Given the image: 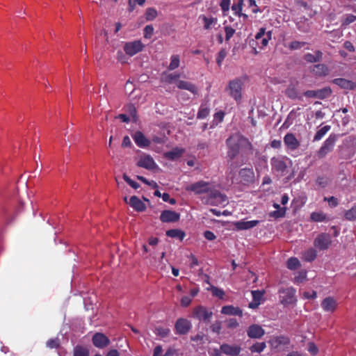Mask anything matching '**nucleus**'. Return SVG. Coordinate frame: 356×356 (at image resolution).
Returning <instances> with one entry per match:
<instances>
[{"label":"nucleus","instance_id":"1","mask_svg":"<svg viewBox=\"0 0 356 356\" xmlns=\"http://www.w3.org/2000/svg\"><path fill=\"white\" fill-rule=\"evenodd\" d=\"M185 190L196 195L207 194L209 197L207 203L213 205L223 204L227 202L225 195L215 190L209 182L200 181L186 186Z\"/></svg>","mask_w":356,"mask_h":356},{"label":"nucleus","instance_id":"2","mask_svg":"<svg viewBox=\"0 0 356 356\" xmlns=\"http://www.w3.org/2000/svg\"><path fill=\"white\" fill-rule=\"evenodd\" d=\"M271 38L272 32H266L265 28H261L254 38L250 41V46L252 49L253 54H257L260 50L265 48Z\"/></svg>","mask_w":356,"mask_h":356},{"label":"nucleus","instance_id":"3","mask_svg":"<svg viewBox=\"0 0 356 356\" xmlns=\"http://www.w3.org/2000/svg\"><path fill=\"white\" fill-rule=\"evenodd\" d=\"M244 81L241 78H236L229 81L225 90L230 97L236 102H240L242 98V90Z\"/></svg>","mask_w":356,"mask_h":356},{"label":"nucleus","instance_id":"4","mask_svg":"<svg viewBox=\"0 0 356 356\" xmlns=\"http://www.w3.org/2000/svg\"><path fill=\"white\" fill-rule=\"evenodd\" d=\"M291 163L289 158L284 156H273L270 159V165L273 172L279 176H283L287 170L288 164Z\"/></svg>","mask_w":356,"mask_h":356},{"label":"nucleus","instance_id":"5","mask_svg":"<svg viewBox=\"0 0 356 356\" xmlns=\"http://www.w3.org/2000/svg\"><path fill=\"white\" fill-rule=\"evenodd\" d=\"M280 302L284 307L293 306L296 304V289L293 287L280 288L278 291Z\"/></svg>","mask_w":356,"mask_h":356},{"label":"nucleus","instance_id":"6","mask_svg":"<svg viewBox=\"0 0 356 356\" xmlns=\"http://www.w3.org/2000/svg\"><path fill=\"white\" fill-rule=\"evenodd\" d=\"M144 44L140 40H134L131 42H126L124 45V52L130 56H133L135 54L143 51Z\"/></svg>","mask_w":356,"mask_h":356},{"label":"nucleus","instance_id":"7","mask_svg":"<svg viewBox=\"0 0 356 356\" xmlns=\"http://www.w3.org/2000/svg\"><path fill=\"white\" fill-rule=\"evenodd\" d=\"M331 243L330 236L327 234H321L314 240V245L320 250H326Z\"/></svg>","mask_w":356,"mask_h":356},{"label":"nucleus","instance_id":"8","mask_svg":"<svg viewBox=\"0 0 356 356\" xmlns=\"http://www.w3.org/2000/svg\"><path fill=\"white\" fill-rule=\"evenodd\" d=\"M220 350L223 354L227 356H237L241 351V348L237 344L222 343Z\"/></svg>","mask_w":356,"mask_h":356},{"label":"nucleus","instance_id":"9","mask_svg":"<svg viewBox=\"0 0 356 356\" xmlns=\"http://www.w3.org/2000/svg\"><path fill=\"white\" fill-rule=\"evenodd\" d=\"M138 165L147 170H153L156 167V164L155 163L153 158L147 154H143L140 156L138 161Z\"/></svg>","mask_w":356,"mask_h":356},{"label":"nucleus","instance_id":"10","mask_svg":"<svg viewBox=\"0 0 356 356\" xmlns=\"http://www.w3.org/2000/svg\"><path fill=\"white\" fill-rule=\"evenodd\" d=\"M179 218V213L171 210H165L160 216V220L163 222H175L178 221Z\"/></svg>","mask_w":356,"mask_h":356},{"label":"nucleus","instance_id":"11","mask_svg":"<svg viewBox=\"0 0 356 356\" xmlns=\"http://www.w3.org/2000/svg\"><path fill=\"white\" fill-rule=\"evenodd\" d=\"M191 322L185 318H179L175 325L176 332L179 334L187 333L191 329Z\"/></svg>","mask_w":356,"mask_h":356},{"label":"nucleus","instance_id":"12","mask_svg":"<svg viewBox=\"0 0 356 356\" xmlns=\"http://www.w3.org/2000/svg\"><path fill=\"white\" fill-rule=\"evenodd\" d=\"M337 307V301L333 297H327L321 302V307L324 311L327 312H334Z\"/></svg>","mask_w":356,"mask_h":356},{"label":"nucleus","instance_id":"13","mask_svg":"<svg viewBox=\"0 0 356 356\" xmlns=\"http://www.w3.org/2000/svg\"><path fill=\"white\" fill-rule=\"evenodd\" d=\"M92 341L93 345L99 348H103L107 346L110 343L108 338L102 333L95 334L92 337Z\"/></svg>","mask_w":356,"mask_h":356},{"label":"nucleus","instance_id":"14","mask_svg":"<svg viewBox=\"0 0 356 356\" xmlns=\"http://www.w3.org/2000/svg\"><path fill=\"white\" fill-rule=\"evenodd\" d=\"M247 334L250 338L259 339L264 335L265 331L261 326L257 324H253L248 328Z\"/></svg>","mask_w":356,"mask_h":356},{"label":"nucleus","instance_id":"15","mask_svg":"<svg viewBox=\"0 0 356 356\" xmlns=\"http://www.w3.org/2000/svg\"><path fill=\"white\" fill-rule=\"evenodd\" d=\"M135 143L142 148L147 147L150 145L151 142L147 139L141 131H136L132 136Z\"/></svg>","mask_w":356,"mask_h":356},{"label":"nucleus","instance_id":"16","mask_svg":"<svg viewBox=\"0 0 356 356\" xmlns=\"http://www.w3.org/2000/svg\"><path fill=\"white\" fill-rule=\"evenodd\" d=\"M252 301L249 303L248 307L251 309H256L262 302L264 300V296L265 294L264 291H252Z\"/></svg>","mask_w":356,"mask_h":356},{"label":"nucleus","instance_id":"17","mask_svg":"<svg viewBox=\"0 0 356 356\" xmlns=\"http://www.w3.org/2000/svg\"><path fill=\"white\" fill-rule=\"evenodd\" d=\"M284 143L291 150H295L300 146V142L293 134H286L284 137Z\"/></svg>","mask_w":356,"mask_h":356},{"label":"nucleus","instance_id":"18","mask_svg":"<svg viewBox=\"0 0 356 356\" xmlns=\"http://www.w3.org/2000/svg\"><path fill=\"white\" fill-rule=\"evenodd\" d=\"M212 313L209 312L207 308L202 306L197 307L193 310V316L199 320L206 321L210 318Z\"/></svg>","mask_w":356,"mask_h":356},{"label":"nucleus","instance_id":"19","mask_svg":"<svg viewBox=\"0 0 356 356\" xmlns=\"http://www.w3.org/2000/svg\"><path fill=\"white\" fill-rule=\"evenodd\" d=\"M124 201L137 211H143L146 209L145 204L136 196H132L129 202H127V197H125Z\"/></svg>","mask_w":356,"mask_h":356},{"label":"nucleus","instance_id":"20","mask_svg":"<svg viewBox=\"0 0 356 356\" xmlns=\"http://www.w3.org/2000/svg\"><path fill=\"white\" fill-rule=\"evenodd\" d=\"M185 152V149L181 147H175L169 152L164 153V157L170 161H175L179 159Z\"/></svg>","mask_w":356,"mask_h":356},{"label":"nucleus","instance_id":"21","mask_svg":"<svg viewBox=\"0 0 356 356\" xmlns=\"http://www.w3.org/2000/svg\"><path fill=\"white\" fill-rule=\"evenodd\" d=\"M333 83L340 88L345 89V90H355V82H353L352 81L342 79V78H338L333 80Z\"/></svg>","mask_w":356,"mask_h":356},{"label":"nucleus","instance_id":"22","mask_svg":"<svg viewBox=\"0 0 356 356\" xmlns=\"http://www.w3.org/2000/svg\"><path fill=\"white\" fill-rule=\"evenodd\" d=\"M221 313L225 315L238 316L240 317L243 316L242 310L239 307H234L233 305L223 306L221 309Z\"/></svg>","mask_w":356,"mask_h":356},{"label":"nucleus","instance_id":"23","mask_svg":"<svg viewBox=\"0 0 356 356\" xmlns=\"http://www.w3.org/2000/svg\"><path fill=\"white\" fill-rule=\"evenodd\" d=\"M334 147V140L330 138H327L320 148L318 152V156L319 158L324 157L328 152H330Z\"/></svg>","mask_w":356,"mask_h":356},{"label":"nucleus","instance_id":"24","mask_svg":"<svg viewBox=\"0 0 356 356\" xmlns=\"http://www.w3.org/2000/svg\"><path fill=\"white\" fill-rule=\"evenodd\" d=\"M259 223V220H240L237 221L234 223L236 228L238 230H245L251 229L255 226H257Z\"/></svg>","mask_w":356,"mask_h":356},{"label":"nucleus","instance_id":"25","mask_svg":"<svg viewBox=\"0 0 356 356\" xmlns=\"http://www.w3.org/2000/svg\"><path fill=\"white\" fill-rule=\"evenodd\" d=\"M242 180L247 183H251L254 181V173L252 168H243L239 172Z\"/></svg>","mask_w":356,"mask_h":356},{"label":"nucleus","instance_id":"26","mask_svg":"<svg viewBox=\"0 0 356 356\" xmlns=\"http://www.w3.org/2000/svg\"><path fill=\"white\" fill-rule=\"evenodd\" d=\"M199 19L203 22V27L206 30L211 29L217 23V18L213 17H208L204 15H200Z\"/></svg>","mask_w":356,"mask_h":356},{"label":"nucleus","instance_id":"27","mask_svg":"<svg viewBox=\"0 0 356 356\" xmlns=\"http://www.w3.org/2000/svg\"><path fill=\"white\" fill-rule=\"evenodd\" d=\"M177 86L179 89L187 90L193 94L197 92V88L195 86L188 81H179L177 83Z\"/></svg>","mask_w":356,"mask_h":356},{"label":"nucleus","instance_id":"28","mask_svg":"<svg viewBox=\"0 0 356 356\" xmlns=\"http://www.w3.org/2000/svg\"><path fill=\"white\" fill-rule=\"evenodd\" d=\"M166 235L170 238H177L181 241H183L186 236L184 232L177 229H172L168 230L166 232Z\"/></svg>","mask_w":356,"mask_h":356},{"label":"nucleus","instance_id":"29","mask_svg":"<svg viewBox=\"0 0 356 356\" xmlns=\"http://www.w3.org/2000/svg\"><path fill=\"white\" fill-rule=\"evenodd\" d=\"M312 72L316 76H325L328 74V68L323 64H318L313 67Z\"/></svg>","mask_w":356,"mask_h":356},{"label":"nucleus","instance_id":"30","mask_svg":"<svg viewBox=\"0 0 356 356\" xmlns=\"http://www.w3.org/2000/svg\"><path fill=\"white\" fill-rule=\"evenodd\" d=\"M210 113V109L208 104L207 102L202 103L199 108V111L197 114V118L198 119H204L206 118Z\"/></svg>","mask_w":356,"mask_h":356},{"label":"nucleus","instance_id":"31","mask_svg":"<svg viewBox=\"0 0 356 356\" xmlns=\"http://www.w3.org/2000/svg\"><path fill=\"white\" fill-rule=\"evenodd\" d=\"M310 218L314 222H325L328 220L326 214L322 211L312 213Z\"/></svg>","mask_w":356,"mask_h":356},{"label":"nucleus","instance_id":"32","mask_svg":"<svg viewBox=\"0 0 356 356\" xmlns=\"http://www.w3.org/2000/svg\"><path fill=\"white\" fill-rule=\"evenodd\" d=\"M321 57L322 53L320 51H316L314 54L310 53L306 54L304 56V58L307 62L315 63L320 60Z\"/></svg>","mask_w":356,"mask_h":356},{"label":"nucleus","instance_id":"33","mask_svg":"<svg viewBox=\"0 0 356 356\" xmlns=\"http://www.w3.org/2000/svg\"><path fill=\"white\" fill-rule=\"evenodd\" d=\"M316 257V252L314 249L310 248L302 254V259L306 261H312Z\"/></svg>","mask_w":356,"mask_h":356},{"label":"nucleus","instance_id":"34","mask_svg":"<svg viewBox=\"0 0 356 356\" xmlns=\"http://www.w3.org/2000/svg\"><path fill=\"white\" fill-rule=\"evenodd\" d=\"M158 16V12L154 8H148L145 10V17L147 21H152Z\"/></svg>","mask_w":356,"mask_h":356},{"label":"nucleus","instance_id":"35","mask_svg":"<svg viewBox=\"0 0 356 356\" xmlns=\"http://www.w3.org/2000/svg\"><path fill=\"white\" fill-rule=\"evenodd\" d=\"M286 266L289 270H296L300 266V263L296 257H291L287 260Z\"/></svg>","mask_w":356,"mask_h":356},{"label":"nucleus","instance_id":"36","mask_svg":"<svg viewBox=\"0 0 356 356\" xmlns=\"http://www.w3.org/2000/svg\"><path fill=\"white\" fill-rule=\"evenodd\" d=\"M266 346L264 342H257L250 348V350L252 353H260L266 348Z\"/></svg>","mask_w":356,"mask_h":356},{"label":"nucleus","instance_id":"37","mask_svg":"<svg viewBox=\"0 0 356 356\" xmlns=\"http://www.w3.org/2000/svg\"><path fill=\"white\" fill-rule=\"evenodd\" d=\"M180 59L178 55H172L170 57V63L168 66V69L173 70L177 69L179 66Z\"/></svg>","mask_w":356,"mask_h":356},{"label":"nucleus","instance_id":"38","mask_svg":"<svg viewBox=\"0 0 356 356\" xmlns=\"http://www.w3.org/2000/svg\"><path fill=\"white\" fill-rule=\"evenodd\" d=\"M242 2H243L245 7L247 6L250 9L252 13H256L258 12V6L254 0H242Z\"/></svg>","mask_w":356,"mask_h":356},{"label":"nucleus","instance_id":"39","mask_svg":"<svg viewBox=\"0 0 356 356\" xmlns=\"http://www.w3.org/2000/svg\"><path fill=\"white\" fill-rule=\"evenodd\" d=\"M170 329L161 326H158L155 328V334L161 337H165L170 334Z\"/></svg>","mask_w":356,"mask_h":356},{"label":"nucleus","instance_id":"40","mask_svg":"<svg viewBox=\"0 0 356 356\" xmlns=\"http://www.w3.org/2000/svg\"><path fill=\"white\" fill-rule=\"evenodd\" d=\"M330 126H324L321 129H320L315 134L314 137V140H321L325 134L330 130Z\"/></svg>","mask_w":356,"mask_h":356},{"label":"nucleus","instance_id":"41","mask_svg":"<svg viewBox=\"0 0 356 356\" xmlns=\"http://www.w3.org/2000/svg\"><path fill=\"white\" fill-rule=\"evenodd\" d=\"M210 290L213 296L217 297L220 299H224L225 293L222 289H219L216 286H212L211 287Z\"/></svg>","mask_w":356,"mask_h":356},{"label":"nucleus","instance_id":"42","mask_svg":"<svg viewBox=\"0 0 356 356\" xmlns=\"http://www.w3.org/2000/svg\"><path fill=\"white\" fill-rule=\"evenodd\" d=\"M74 356H89V353L86 348L76 346L74 350Z\"/></svg>","mask_w":356,"mask_h":356},{"label":"nucleus","instance_id":"43","mask_svg":"<svg viewBox=\"0 0 356 356\" xmlns=\"http://www.w3.org/2000/svg\"><path fill=\"white\" fill-rule=\"evenodd\" d=\"M307 278V271L301 270L298 272V275L294 277V283L299 284L304 282Z\"/></svg>","mask_w":356,"mask_h":356},{"label":"nucleus","instance_id":"44","mask_svg":"<svg viewBox=\"0 0 356 356\" xmlns=\"http://www.w3.org/2000/svg\"><path fill=\"white\" fill-rule=\"evenodd\" d=\"M345 217L348 220H356V206L347 211Z\"/></svg>","mask_w":356,"mask_h":356},{"label":"nucleus","instance_id":"45","mask_svg":"<svg viewBox=\"0 0 356 356\" xmlns=\"http://www.w3.org/2000/svg\"><path fill=\"white\" fill-rule=\"evenodd\" d=\"M306 44L305 42H299V41H293L289 44L287 46L291 50H296L301 49Z\"/></svg>","mask_w":356,"mask_h":356},{"label":"nucleus","instance_id":"46","mask_svg":"<svg viewBox=\"0 0 356 356\" xmlns=\"http://www.w3.org/2000/svg\"><path fill=\"white\" fill-rule=\"evenodd\" d=\"M231 0H221L220 3V8L224 15H227V13L229 10Z\"/></svg>","mask_w":356,"mask_h":356},{"label":"nucleus","instance_id":"47","mask_svg":"<svg viewBox=\"0 0 356 356\" xmlns=\"http://www.w3.org/2000/svg\"><path fill=\"white\" fill-rule=\"evenodd\" d=\"M285 213H286L285 208H282V209H277L276 211L270 212L269 215L270 217H273L274 218H279L284 217L285 215Z\"/></svg>","mask_w":356,"mask_h":356},{"label":"nucleus","instance_id":"48","mask_svg":"<svg viewBox=\"0 0 356 356\" xmlns=\"http://www.w3.org/2000/svg\"><path fill=\"white\" fill-rule=\"evenodd\" d=\"M227 51L225 49H220V51L218 52L216 58V63L219 66L221 65L223 60L227 56Z\"/></svg>","mask_w":356,"mask_h":356},{"label":"nucleus","instance_id":"49","mask_svg":"<svg viewBox=\"0 0 356 356\" xmlns=\"http://www.w3.org/2000/svg\"><path fill=\"white\" fill-rule=\"evenodd\" d=\"M243 6H244V5H243V2H242V0H239L238 3L237 4H234L232 6V9L236 15L241 16V12L242 11Z\"/></svg>","mask_w":356,"mask_h":356},{"label":"nucleus","instance_id":"50","mask_svg":"<svg viewBox=\"0 0 356 356\" xmlns=\"http://www.w3.org/2000/svg\"><path fill=\"white\" fill-rule=\"evenodd\" d=\"M316 92L318 93L317 97L323 99L330 96L332 91L330 88H324L322 90H316Z\"/></svg>","mask_w":356,"mask_h":356},{"label":"nucleus","instance_id":"51","mask_svg":"<svg viewBox=\"0 0 356 356\" xmlns=\"http://www.w3.org/2000/svg\"><path fill=\"white\" fill-rule=\"evenodd\" d=\"M154 33V27L152 25H147L144 28V38L150 39Z\"/></svg>","mask_w":356,"mask_h":356},{"label":"nucleus","instance_id":"52","mask_svg":"<svg viewBox=\"0 0 356 356\" xmlns=\"http://www.w3.org/2000/svg\"><path fill=\"white\" fill-rule=\"evenodd\" d=\"M225 40L228 41L234 35L235 30L232 27L227 26L225 27Z\"/></svg>","mask_w":356,"mask_h":356},{"label":"nucleus","instance_id":"53","mask_svg":"<svg viewBox=\"0 0 356 356\" xmlns=\"http://www.w3.org/2000/svg\"><path fill=\"white\" fill-rule=\"evenodd\" d=\"M123 179L133 188L138 189L140 187V185L137 182H136V181H133L132 179H131L127 175H123Z\"/></svg>","mask_w":356,"mask_h":356},{"label":"nucleus","instance_id":"54","mask_svg":"<svg viewBox=\"0 0 356 356\" xmlns=\"http://www.w3.org/2000/svg\"><path fill=\"white\" fill-rule=\"evenodd\" d=\"M227 327L229 329H235L238 326V323L235 318H229L226 321Z\"/></svg>","mask_w":356,"mask_h":356},{"label":"nucleus","instance_id":"55","mask_svg":"<svg viewBox=\"0 0 356 356\" xmlns=\"http://www.w3.org/2000/svg\"><path fill=\"white\" fill-rule=\"evenodd\" d=\"M307 350L314 356L316 355L318 351L317 346L312 342L308 343Z\"/></svg>","mask_w":356,"mask_h":356},{"label":"nucleus","instance_id":"56","mask_svg":"<svg viewBox=\"0 0 356 356\" xmlns=\"http://www.w3.org/2000/svg\"><path fill=\"white\" fill-rule=\"evenodd\" d=\"M273 341L277 344H281V343L286 344L289 343V339L285 337H283V336L275 337L273 339Z\"/></svg>","mask_w":356,"mask_h":356},{"label":"nucleus","instance_id":"57","mask_svg":"<svg viewBox=\"0 0 356 356\" xmlns=\"http://www.w3.org/2000/svg\"><path fill=\"white\" fill-rule=\"evenodd\" d=\"M316 296V292L314 290L305 291L303 293V297L306 299H315Z\"/></svg>","mask_w":356,"mask_h":356},{"label":"nucleus","instance_id":"58","mask_svg":"<svg viewBox=\"0 0 356 356\" xmlns=\"http://www.w3.org/2000/svg\"><path fill=\"white\" fill-rule=\"evenodd\" d=\"M239 147L238 145L232 146L229 147V151L228 152V156L230 158H234L236 154L238 152Z\"/></svg>","mask_w":356,"mask_h":356},{"label":"nucleus","instance_id":"59","mask_svg":"<svg viewBox=\"0 0 356 356\" xmlns=\"http://www.w3.org/2000/svg\"><path fill=\"white\" fill-rule=\"evenodd\" d=\"M225 117V112L220 111L217 113H216L213 115L214 120L217 122H221L223 121Z\"/></svg>","mask_w":356,"mask_h":356},{"label":"nucleus","instance_id":"60","mask_svg":"<svg viewBox=\"0 0 356 356\" xmlns=\"http://www.w3.org/2000/svg\"><path fill=\"white\" fill-rule=\"evenodd\" d=\"M356 19V16L353 15H346L343 19L342 25H348Z\"/></svg>","mask_w":356,"mask_h":356},{"label":"nucleus","instance_id":"61","mask_svg":"<svg viewBox=\"0 0 356 356\" xmlns=\"http://www.w3.org/2000/svg\"><path fill=\"white\" fill-rule=\"evenodd\" d=\"M47 345L50 348H56L59 346V341L57 339H50L47 341Z\"/></svg>","mask_w":356,"mask_h":356},{"label":"nucleus","instance_id":"62","mask_svg":"<svg viewBox=\"0 0 356 356\" xmlns=\"http://www.w3.org/2000/svg\"><path fill=\"white\" fill-rule=\"evenodd\" d=\"M324 200L327 201L329 203V205L332 207H337L338 204L337 199L333 196L330 197H325Z\"/></svg>","mask_w":356,"mask_h":356},{"label":"nucleus","instance_id":"63","mask_svg":"<svg viewBox=\"0 0 356 356\" xmlns=\"http://www.w3.org/2000/svg\"><path fill=\"white\" fill-rule=\"evenodd\" d=\"M192 299L188 296H184L181 299V305L183 307H188L191 303Z\"/></svg>","mask_w":356,"mask_h":356},{"label":"nucleus","instance_id":"64","mask_svg":"<svg viewBox=\"0 0 356 356\" xmlns=\"http://www.w3.org/2000/svg\"><path fill=\"white\" fill-rule=\"evenodd\" d=\"M209 353L210 356H222V352L221 351L220 348V349L213 348V349L211 350L209 352Z\"/></svg>","mask_w":356,"mask_h":356}]
</instances>
